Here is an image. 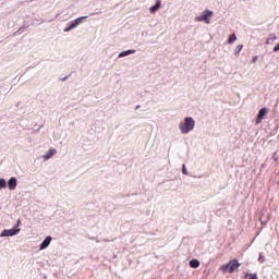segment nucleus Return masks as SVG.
Returning a JSON list of instances; mask_svg holds the SVG:
<instances>
[{
  "label": "nucleus",
  "instance_id": "obj_1",
  "mask_svg": "<svg viewBox=\"0 0 279 279\" xmlns=\"http://www.w3.org/2000/svg\"><path fill=\"white\" fill-rule=\"evenodd\" d=\"M179 129L182 134H189V132L195 129V120L193 118H185L184 122L180 123Z\"/></svg>",
  "mask_w": 279,
  "mask_h": 279
},
{
  "label": "nucleus",
  "instance_id": "obj_18",
  "mask_svg": "<svg viewBox=\"0 0 279 279\" xmlns=\"http://www.w3.org/2000/svg\"><path fill=\"white\" fill-rule=\"evenodd\" d=\"M252 62H253V63H256V62H258V56H255V57H253V60H252Z\"/></svg>",
  "mask_w": 279,
  "mask_h": 279
},
{
  "label": "nucleus",
  "instance_id": "obj_20",
  "mask_svg": "<svg viewBox=\"0 0 279 279\" xmlns=\"http://www.w3.org/2000/svg\"><path fill=\"white\" fill-rule=\"evenodd\" d=\"M258 260L259 263H265V259H263V255H259Z\"/></svg>",
  "mask_w": 279,
  "mask_h": 279
},
{
  "label": "nucleus",
  "instance_id": "obj_6",
  "mask_svg": "<svg viewBox=\"0 0 279 279\" xmlns=\"http://www.w3.org/2000/svg\"><path fill=\"white\" fill-rule=\"evenodd\" d=\"M20 229H4L0 236H14L15 234H19Z\"/></svg>",
  "mask_w": 279,
  "mask_h": 279
},
{
  "label": "nucleus",
  "instance_id": "obj_22",
  "mask_svg": "<svg viewBox=\"0 0 279 279\" xmlns=\"http://www.w3.org/2000/svg\"><path fill=\"white\" fill-rule=\"evenodd\" d=\"M183 173H186V168H184V166H183Z\"/></svg>",
  "mask_w": 279,
  "mask_h": 279
},
{
  "label": "nucleus",
  "instance_id": "obj_3",
  "mask_svg": "<svg viewBox=\"0 0 279 279\" xmlns=\"http://www.w3.org/2000/svg\"><path fill=\"white\" fill-rule=\"evenodd\" d=\"M214 12L210 10H205L202 15L195 17L197 22H204L207 25H210V16H213Z\"/></svg>",
  "mask_w": 279,
  "mask_h": 279
},
{
  "label": "nucleus",
  "instance_id": "obj_5",
  "mask_svg": "<svg viewBox=\"0 0 279 279\" xmlns=\"http://www.w3.org/2000/svg\"><path fill=\"white\" fill-rule=\"evenodd\" d=\"M84 19H88V16L77 17L74 22L70 24L68 28H64V32H71V29H75V27H77V25H80L82 21H84Z\"/></svg>",
  "mask_w": 279,
  "mask_h": 279
},
{
  "label": "nucleus",
  "instance_id": "obj_12",
  "mask_svg": "<svg viewBox=\"0 0 279 279\" xmlns=\"http://www.w3.org/2000/svg\"><path fill=\"white\" fill-rule=\"evenodd\" d=\"M190 267H192V269H197L199 267V260L198 259L190 260Z\"/></svg>",
  "mask_w": 279,
  "mask_h": 279
},
{
  "label": "nucleus",
  "instance_id": "obj_19",
  "mask_svg": "<svg viewBox=\"0 0 279 279\" xmlns=\"http://www.w3.org/2000/svg\"><path fill=\"white\" fill-rule=\"evenodd\" d=\"M277 154H278V153H275V154L272 155V160H275V161L278 160Z\"/></svg>",
  "mask_w": 279,
  "mask_h": 279
},
{
  "label": "nucleus",
  "instance_id": "obj_15",
  "mask_svg": "<svg viewBox=\"0 0 279 279\" xmlns=\"http://www.w3.org/2000/svg\"><path fill=\"white\" fill-rule=\"evenodd\" d=\"M7 184L5 179H0V189H5Z\"/></svg>",
  "mask_w": 279,
  "mask_h": 279
},
{
  "label": "nucleus",
  "instance_id": "obj_16",
  "mask_svg": "<svg viewBox=\"0 0 279 279\" xmlns=\"http://www.w3.org/2000/svg\"><path fill=\"white\" fill-rule=\"evenodd\" d=\"M242 49H243V45L236 46L235 53H236V54L241 53V50H242Z\"/></svg>",
  "mask_w": 279,
  "mask_h": 279
},
{
  "label": "nucleus",
  "instance_id": "obj_14",
  "mask_svg": "<svg viewBox=\"0 0 279 279\" xmlns=\"http://www.w3.org/2000/svg\"><path fill=\"white\" fill-rule=\"evenodd\" d=\"M245 278H250V279H258V275L256 274H246Z\"/></svg>",
  "mask_w": 279,
  "mask_h": 279
},
{
  "label": "nucleus",
  "instance_id": "obj_21",
  "mask_svg": "<svg viewBox=\"0 0 279 279\" xmlns=\"http://www.w3.org/2000/svg\"><path fill=\"white\" fill-rule=\"evenodd\" d=\"M274 51H279V43L274 47Z\"/></svg>",
  "mask_w": 279,
  "mask_h": 279
},
{
  "label": "nucleus",
  "instance_id": "obj_17",
  "mask_svg": "<svg viewBox=\"0 0 279 279\" xmlns=\"http://www.w3.org/2000/svg\"><path fill=\"white\" fill-rule=\"evenodd\" d=\"M274 40H276V37H274V38H268V39L266 40V45H271V43H274Z\"/></svg>",
  "mask_w": 279,
  "mask_h": 279
},
{
  "label": "nucleus",
  "instance_id": "obj_4",
  "mask_svg": "<svg viewBox=\"0 0 279 279\" xmlns=\"http://www.w3.org/2000/svg\"><path fill=\"white\" fill-rule=\"evenodd\" d=\"M267 112H269V109H267V107H264L259 110L257 119H256V125H258L259 123H263V119H265V117H267Z\"/></svg>",
  "mask_w": 279,
  "mask_h": 279
},
{
  "label": "nucleus",
  "instance_id": "obj_11",
  "mask_svg": "<svg viewBox=\"0 0 279 279\" xmlns=\"http://www.w3.org/2000/svg\"><path fill=\"white\" fill-rule=\"evenodd\" d=\"M132 53H136V50H126L119 53V58H125V56H130Z\"/></svg>",
  "mask_w": 279,
  "mask_h": 279
},
{
  "label": "nucleus",
  "instance_id": "obj_2",
  "mask_svg": "<svg viewBox=\"0 0 279 279\" xmlns=\"http://www.w3.org/2000/svg\"><path fill=\"white\" fill-rule=\"evenodd\" d=\"M240 267H241V263H239V259L233 258L228 263V265L221 266V270L229 271V274H234L236 269H239Z\"/></svg>",
  "mask_w": 279,
  "mask_h": 279
},
{
  "label": "nucleus",
  "instance_id": "obj_13",
  "mask_svg": "<svg viewBox=\"0 0 279 279\" xmlns=\"http://www.w3.org/2000/svg\"><path fill=\"white\" fill-rule=\"evenodd\" d=\"M235 40H236V34H232L228 39V44L232 45V43H235Z\"/></svg>",
  "mask_w": 279,
  "mask_h": 279
},
{
  "label": "nucleus",
  "instance_id": "obj_7",
  "mask_svg": "<svg viewBox=\"0 0 279 279\" xmlns=\"http://www.w3.org/2000/svg\"><path fill=\"white\" fill-rule=\"evenodd\" d=\"M58 154V150L56 148H50L46 155H44V160H49L50 158H53Z\"/></svg>",
  "mask_w": 279,
  "mask_h": 279
},
{
  "label": "nucleus",
  "instance_id": "obj_10",
  "mask_svg": "<svg viewBox=\"0 0 279 279\" xmlns=\"http://www.w3.org/2000/svg\"><path fill=\"white\" fill-rule=\"evenodd\" d=\"M161 3L162 2L160 0H157L156 4L150 8V13L154 14L155 12H158V10H160Z\"/></svg>",
  "mask_w": 279,
  "mask_h": 279
},
{
  "label": "nucleus",
  "instance_id": "obj_8",
  "mask_svg": "<svg viewBox=\"0 0 279 279\" xmlns=\"http://www.w3.org/2000/svg\"><path fill=\"white\" fill-rule=\"evenodd\" d=\"M16 184H17V182H16V178H11L10 180H9V182H8V186H9V190L10 191H14V189H16Z\"/></svg>",
  "mask_w": 279,
  "mask_h": 279
},
{
  "label": "nucleus",
  "instance_id": "obj_9",
  "mask_svg": "<svg viewBox=\"0 0 279 279\" xmlns=\"http://www.w3.org/2000/svg\"><path fill=\"white\" fill-rule=\"evenodd\" d=\"M51 243V236H47L40 244V250H47Z\"/></svg>",
  "mask_w": 279,
  "mask_h": 279
}]
</instances>
